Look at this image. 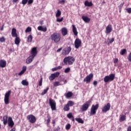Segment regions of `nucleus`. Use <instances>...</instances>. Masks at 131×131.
<instances>
[{
	"mask_svg": "<svg viewBox=\"0 0 131 131\" xmlns=\"http://www.w3.org/2000/svg\"><path fill=\"white\" fill-rule=\"evenodd\" d=\"M50 38L51 40L58 43L61 40V35L58 33H54L51 35Z\"/></svg>",
	"mask_w": 131,
	"mask_h": 131,
	"instance_id": "f257e3e1",
	"label": "nucleus"
},
{
	"mask_svg": "<svg viewBox=\"0 0 131 131\" xmlns=\"http://www.w3.org/2000/svg\"><path fill=\"white\" fill-rule=\"evenodd\" d=\"M75 61V58L72 56L67 57L63 59V62L66 65H72Z\"/></svg>",
	"mask_w": 131,
	"mask_h": 131,
	"instance_id": "f03ea898",
	"label": "nucleus"
},
{
	"mask_svg": "<svg viewBox=\"0 0 131 131\" xmlns=\"http://www.w3.org/2000/svg\"><path fill=\"white\" fill-rule=\"evenodd\" d=\"M11 93L12 91L9 90L5 93L4 97V103L5 105H8L10 103V96H11Z\"/></svg>",
	"mask_w": 131,
	"mask_h": 131,
	"instance_id": "7ed1b4c3",
	"label": "nucleus"
},
{
	"mask_svg": "<svg viewBox=\"0 0 131 131\" xmlns=\"http://www.w3.org/2000/svg\"><path fill=\"white\" fill-rule=\"evenodd\" d=\"M115 78V74H111L108 76H105L103 79L105 82H109V81H113Z\"/></svg>",
	"mask_w": 131,
	"mask_h": 131,
	"instance_id": "20e7f679",
	"label": "nucleus"
},
{
	"mask_svg": "<svg viewBox=\"0 0 131 131\" xmlns=\"http://www.w3.org/2000/svg\"><path fill=\"white\" fill-rule=\"evenodd\" d=\"M49 105L52 111H55V110H57V108L56 107V101L54 99H52V98L49 99Z\"/></svg>",
	"mask_w": 131,
	"mask_h": 131,
	"instance_id": "39448f33",
	"label": "nucleus"
},
{
	"mask_svg": "<svg viewBox=\"0 0 131 131\" xmlns=\"http://www.w3.org/2000/svg\"><path fill=\"white\" fill-rule=\"evenodd\" d=\"M99 108V104H97L96 105H92L91 111H90V115H95L96 114L98 108Z\"/></svg>",
	"mask_w": 131,
	"mask_h": 131,
	"instance_id": "423d86ee",
	"label": "nucleus"
},
{
	"mask_svg": "<svg viewBox=\"0 0 131 131\" xmlns=\"http://www.w3.org/2000/svg\"><path fill=\"white\" fill-rule=\"evenodd\" d=\"M27 118L30 123H35V121H36V118L33 115H29Z\"/></svg>",
	"mask_w": 131,
	"mask_h": 131,
	"instance_id": "0eeeda50",
	"label": "nucleus"
},
{
	"mask_svg": "<svg viewBox=\"0 0 131 131\" xmlns=\"http://www.w3.org/2000/svg\"><path fill=\"white\" fill-rule=\"evenodd\" d=\"M93 77L94 74H90L83 79V82H86V83H90V82H91V80L93 79Z\"/></svg>",
	"mask_w": 131,
	"mask_h": 131,
	"instance_id": "6e6552de",
	"label": "nucleus"
},
{
	"mask_svg": "<svg viewBox=\"0 0 131 131\" xmlns=\"http://www.w3.org/2000/svg\"><path fill=\"white\" fill-rule=\"evenodd\" d=\"M74 46L75 49H79L80 47H81V40L79 38L76 39L74 42Z\"/></svg>",
	"mask_w": 131,
	"mask_h": 131,
	"instance_id": "1a4fd4ad",
	"label": "nucleus"
},
{
	"mask_svg": "<svg viewBox=\"0 0 131 131\" xmlns=\"http://www.w3.org/2000/svg\"><path fill=\"white\" fill-rule=\"evenodd\" d=\"M110 108H111V105L110 104V103H108L102 108V111L103 113H106V112L110 110Z\"/></svg>",
	"mask_w": 131,
	"mask_h": 131,
	"instance_id": "9d476101",
	"label": "nucleus"
},
{
	"mask_svg": "<svg viewBox=\"0 0 131 131\" xmlns=\"http://www.w3.org/2000/svg\"><path fill=\"white\" fill-rule=\"evenodd\" d=\"M7 123L8 124V126H10V127H13L15 124L14 121H13V118L11 117L8 118Z\"/></svg>",
	"mask_w": 131,
	"mask_h": 131,
	"instance_id": "9b49d317",
	"label": "nucleus"
},
{
	"mask_svg": "<svg viewBox=\"0 0 131 131\" xmlns=\"http://www.w3.org/2000/svg\"><path fill=\"white\" fill-rule=\"evenodd\" d=\"M90 107V104L88 103H84L83 105H81L80 109L81 111H86Z\"/></svg>",
	"mask_w": 131,
	"mask_h": 131,
	"instance_id": "f8f14e48",
	"label": "nucleus"
},
{
	"mask_svg": "<svg viewBox=\"0 0 131 131\" xmlns=\"http://www.w3.org/2000/svg\"><path fill=\"white\" fill-rule=\"evenodd\" d=\"M105 29H106V31H105L106 34H109V33H111V32H112V30H113V29L112 28V25H108L106 27Z\"/></svg>",
	"mask_w": 131,
	"mask_h": 131,
	"instance_id": "ddd939ff",
	"label": "nucleus"
},
{
	"mask_svg": "<svg viewBox=\"0 0 131 131\" xmlns=\"http://www.w3.org/2000/svg\"><path fill=\"white\" fill-rule=\"evenodd\" d=\"M60 75V73L56 72L54 74H52L51 76L49 77L50 80H54L56 77H58Z\"/></svg>",
	"mask_w": 131,
	"mask_h": 131,
	"instance_id": "4468645a",
	"label": "nucleus"
},
{
	"mask_svg": "<svg viewBox=\"0 0 131 131\" xmlns=\"http://www.w3.org/2000/svg\"><path fill=\"white\" fill-rule=\"evenodd\" d=\"M31 56H32V57H34V58H35V56L37 55V49L36 47H34L32 48L31 52Z\"/></svg>",
	"mask_w": 131,
	"mask_h": 131,
	"instance_id": "2eb2a0df",
	"label": "nucleus"
},
{
	"mask_svg": "<svg viewBox=\"0 0 131 131\" xmlns=\"http://www.w3.org/2000/svg\"><path fill=\"white\" fill-rule=\"evenodd\" d=\"M34 59V57L33 56H32L31 55H30L26 59V63L27 64H30V63L32 62V61H33Z\"/></svg>",
	"mask_w": 131,
	"mask_h": 131,
	"instance_id": "dca6fc26",
	"label": "nucleus"
},
{
	"mask_svg": "<svg viewBox=\"0 0 131 131\" xmlns=\"http://www.w3.org/2000/svg\"><path fill=\"white\" fill-rule=\"evenodd\" d=\"M11 35L12 37H17L18 34H17V30L15 28L12 29Z\"/></svg>",
	"mask_w": 131,
	"mask_h": 131,
	"instance_id": "f3484780",
	"label": "nucleus"
},
{
	"mask_svg": "<svg viewBox=\"0 0 131 131\" xmlns=\"http://www.w3.org/2000/svg\"><path fill=\"white\" fill-rule=\"evenodd\" d=\"M7 65V61L4 59H2L0 60V67L1 68H5V67Z\"/></svg>",
	"mask_w": 131,
	"mask_h": 131,
	"instance_id": "a211bd4d",
	"label": "nucleus"
},
{
	"mask_svg": "<svg viewBox=\"0 0 131 131\" xmlns=\"http://www.w3.org/2000/svg\"><path fill=\"white\" fill-rule=\"evenodd\" d=\"M37 29L39 30V31H43V32H46L48 30L46 27H43L41 26H38L37 27Z\"/></svg>",
	"mask_w": 131,
	"mask_h": 131,
	"instance_id": "6ab92c4d",
	"label": "nucleus"
},
{
	"mask_svg": "<svg viewBox=\"0 0 131 131\" xmlns=\"http://www.w3.org/2000/svg\"><path fill=\"white\" fill-rule=\"evenodd\" d=\"M61 33L63 36H65V35H67V33H68V31L67 30V28H62L61 29Z\"/></svg>",
	"mask_w": 131,
	"mask_h": 131,
	"instance_id": "aec40b11",
	"label": "nucleus"
},
{
	"mask_svg": "<svg viewBox=\"0 0 131 131\" xmlns=\"http://www.w3.org/2000/svg\"><path fill=\"white\" fill-rule=\"evenodd\" d=\"M72 30L74 35L77 36V34H78V32H77V29H76V27L74 25H72Z\"/></svg>",
	"mask_w": 131,
	"mask_h": 131,
	"instance_id": "412c9836",
	"label": "nucleus"
},
{
	"mask_svg": "<svg viewBox=\"0 0 131 131\" xmlns=\"http://www.w3.org/2000/svg\"><path fill=\"white\" fill-rule=\"evenodd\" d=\"M82 20H84V21L85 23H89V22H90V21H91V18H89L87 16H82Z\"/></svg>",
	"mask_w": 131,
	"mask_h": 131,
	"instance_id": "4be33fe9",
	"label": "nucleus"
},
{
	"mask_svg": "<svg viewBox=\"0 0 131 131\" xmlns=\"http://www.w3.org/2000/svg\"><path fill=\"white\" fill-rule=\"evenodd\" d=\"M84 6H85V7H92L93 6V3H92V2H89V1H86L84 3Z\"/></svg>",
	"mask_w": 131,
	"mask_h": 131,
	"instance_id": "5701e85b",
	"label": "nucleus"
},
{
	"mask_svg": "<svg viewBox=\"0 0 131 131\" xmlns=\"http://www.w3.org/2000/svg\"><path fill=\"white\" fill-rule=\"evenodd\" d=\"M8 119H9V118L8 119V116H5L3 117V123L4 125H6L8 123Z\"/></svg>",
	"mask_w": 131,
	"mask_h": 131,
	"instance_id": "b1692460",
	"label": "nucleus"
},
{
	"mask_svg": "<svg viewBox=\"0 0 131 131\" xmlns=\"http://www.w3.org/2000/svg\"><path fill=\"white\" fill-rule=\"evenodd\" d=\"M73 95V93H72L71 92H68V93L64 94V96L66 97V98H71V96Z\"/></svg>",
	"mask_w": 131,
	"mask_h": 131,
	"instance_id": "393cba45",
	"label": "nucleus"
},
{
	"mask_svg": "<svg viewBox=\"0 0 131 131\" xmlns=\"http://www.w3.org/2000/svg\"><path fill=\"white\" fill-rule=\"evenodd\" d=\"M15 45H19L20 43V38L19 37H15Z\"/></svg>",
	"mask_w": 131,
	"mask_h": 131,
	"instance_id": "a878e982",
	"label": "nucleus"
},
{
	"mask_svg": "<svg viewBox=\"0 0 131 131\" xmlns=\"http://www.w3.org/2000/svg\"><path fill=\"white\" fill-rule=\"evenodd\" d=\"M71 50H72L71 47H68L65 50L66 54H69V53H70V52H71Z\"/></svg>",
	"mask_w": 131,
	"mask_h": 131,
	"instance_id": "bb28decb",
	"label": "nucleus"
},
{
	"mask_svg": "<svg viewBox=\"0 0 131 131\" xmlns=\"http://www.w3.org/2000/svg\"><path fill=\"white\" fill-rule=\"evenodd\" d=\"M70 110V108L69 107V106L68 105V104H66V105H64L63 107V110L64 111H69Z\"/></svg>",
	"mask_w": 131,
	"mask_h": 131,
	"instance_id": "cd10ccee",
	"label": "nucleus"
},
{
	"mask_svg": "<svg viewBox=\"0 0 131 131\" xmlns=\"http://www.w3.org/2000/svg\"><path fill=\"white\" fill-rule=\"evenodd\" d=\"M62 13L61 12V11H60V10H57V13H56V17H57V18H58V17H60V16H61V14Z\"/></svg>",
	"mask_w": 131,
	"mask_h": 131,
	"instance_id": "c85d7f7f",
	"label": "nucleus"
},
{
	"mask_svg": "<svg viewBox=\"0 0 131 131\" xmlns=\"http://www.w3.org/2000/svg\"><path fill=\"white\" fill-rule=\"evenodd\" d=\"M32 35H29L28 37V40L27 41L28 42H31L32 41Z\"/></svg>",
	"mask_w": 131,
	"mask_h": 131,
	"instance_id": "c756f323",
	"label": "nucleus"
},
{
	"mask_svg": "<svg viewBox=\"0 0 131 131\" xmlns=\"http://www.w3.org/2000/svg\"><path fill=\"white\" fill-rule=\"evenodd\" d=\"M76 121H77L79 123H83V120L81 118H76Z\"/></svg>",
	"mask_w": 131,
	"mask_h": 131,
	"instance_id": "7c9ffc66",
	"label": "nucleus"
},
{
	"mask_svg": "<svg viewBox=\"0 0 131 131\" xmlns=\"http://www.w3.org/2000/svg\"><path fill=\"white\" fill-rule=\"evenodd\" d=\"M126 53V49H122L120 52V55H122V56H123V55H124V54H125Z\"/></svg>",
	"mask_w": 131,
	"mask_h": 131,
	"instance_id": "2f4dec72",
	"label": "nucleus"
},
{
	"mask_svg": "<svg viewBox=\"0 0 131 131\" xmlns=\"http://www.w3.org/2000/svg\"><path fill=\"white\" fill-rule=\"evenodd\" d=\"M48 91H49V88H47L46 89H45L41 93V95L42 96H44V95H46V94L48 93Z\"/></svg>",
	"mask_w": 131,
	"mask_h": 131,
	"instance_id": "473e14b6",
	"label": "nucleus"
},
{
	"mask_svg": "<svg viewBox=\"0 0 131 131\" xmlns=\"http://www.w3.org/2000/svg\"><path fill=\"white\" fill-rule=\"evenodd\" d=\"M21 84H23V85H28V82L26 80H23L21 81Z\"/></svg>",
	"mask_w": 131,
	"mask_h": 131,
	"instance_id": "72a5a7b5",
	"label": "nucleus"
},
{
	"mask_svg": "<svg viewBox=\"0 0 131 131\" xmlns=\"http://www.w3.org/2000/svg\"><path fill=\"white\" fill-rule=\"evenodd\" d=\"M71 128V125L70 124H67L66 125V129L67 130H69V129H70V128Z\"/></svg>",
	"mask_w": 131,
	"mask_h": 131,
	"instance_id": "f704fd0d",
	"label": "nucleus"
},
{
	"mask_svg": "<svg viewBox=\"0 0 131 131\" xmlns=\"http://www.w3.org/2000/svg\"><path fill=\"white\" fill-rule=\"evenodd\" d=\"M54 86H58L59 85H61V83L59 82L56 81L53 83Z\"/></svg>",
	"mask_w": 131,
	"mask_h": 131,
	"instance_id": "c9c22d12",
	"label": "nucleus"
},
{
	"mask_svg": "<svg viewBox=\"0 0 131 131\" xmlns=\"http://www.w3.org/2000/svg\"><path fill=\"white\" fill-rule=\"evenodd\" d=\"M125 115H121V117L120 118L121 121H124V120H125Z\"/></svg>",
	"mask_w": 131,
	"mask_h": 131,
	"instance_id": "e433bc0d",
	"label": "nucleus"
},
{
	"mask_svg": "<svg viewBox=\"0 0 131 131\" xmlns=\"http://www.w3.org/2000/svg\"><path fill=\"white\" fill-rule=\"evenodd\" d=\"M69 106H73L74 105V102L72 101H69L68 102V104H67Z\"/></svg>",
	"mask_w": 131,
	"mask_h": 131,
	"instance_id": "4c0bfd02",
	"label": "nucleus"
},
{
	"mask_svg": "<svg viewBox=\"0 0 131 131\" xmlns=\"http://www.w3.org/2000/svg\"><path fill=\"white\" fill-rule=\"evenodd\" d=\"M5 41H6V38L4 37L0 38V42H5Z\"/></svg>",
	"mask_w": 131,
	"mask_h": 131,
	"instance_id": "58836bf2",
	"label": "nucleus"
},
{
	"mask_svg": "<svg viewBox=\"0 0 131 131\" xmlns=\"http://www.w3.org/2000/svg\"><path fill=\"white\" fill-rule=\"evenodd\" d=\"M69 72H70V68H67L64 70L65 73H69Z\"/></svg>",
	"mask_w": 131,
	"mask_h": 131,
	"instance_id": "ea45409f",
	"label": "nucleus"
},
{
	"mask_svg": "<svg viewBox=\"0 0 131 131\" xmlns=\"http://www.w3.org/2000/svg\"><path fill=\"white\" fill-rule=\"evenodd\" d=\"M25 31H26V33H27V32H31V28L28 27L26 29V30Z\"/></svg>",
	"mask_w": 131,
	"mask_h": 131,
	"instance_id": "a19ab883",
	"label": "nucleus"
},
{
	"mask_svg": "<svg viewBox=\"0 0 131 131\" xmlns=\"http://www.w3.org/2000/svg\"><path fill=\"white\" fill-rule=\"evenodd\" d=\"M108 43H112L113 41H114V38H112V39H107Z\"/></svg>",
	"mask_w": 131,
	"mask_h": 131,
	"instance_id": "79ce46f5",
	"label": "nucleus"
},
{
	"mask_svg": "<svg viewBox=\"0 0 131 131\" xmlns=\"http://www.w3.org/2000/svg\"><path fill=\"white\" fill-rule=\"evenodd\" d=\"M39 86H41V85H42V78H41L39 81Z\"/></svg>",
	"mask_w": 131,
	"mask_h": 131,
	"instance_id": "37998d69",
	"label": "nucleus"
},
{
	"mask_svg": "<svg viewBox=\"0 0 131 131\" xmlns=\"http://www.w3.org/2000/svg\"><path fill=\"white\" fill-rule=\"evenodd\" d=\"M67 117H68V118H72V117H73V116L72 115V113H69L67 115Z\"/></svg>",
	"mask_w": 131,
	"mask_h": 131,
	"instance_id": "c03bdc74",
	"label": "nucleus"
},
{
	"mask_svg": "<svg viewBox=\"0 0 131 131\" xmlns=\"http://www.w3.org/2000/svg\"><path fill=\"white\" fill-rule=\"evenodd\" d=\"M50 121H51V117L48 116V119L47 120V124H49V123H50Z\"/></svg>",
	"mask_w": 131,
	"mask_h": 131,
	"instance_id": "a18cd8bd",
	"label": "nucleus"
},
{
	"mask_svg": "<svg viewBox=\"0 0 131 131\" xmlns=\"http://www.w3.org/2000/svg\"><path fill=\"white\" fill-rule=\"evenodd\" d=\"M27 2H28V0H22L21 4L23 5H26L27 4Z\"/></svg>",
	"mask_w": 131,
	"mask_h": 131,
	"instance_id": "49530a36",
	"label": "nucleus"
},
{
	"mask_svg": "<svg viewBox=\"0 0 131 131\" xmlns=\"http://www.w3.org/2000/svg\"><path fill=\"white\" fill-rule=\"evenodd\" d=\"M62 21H63V17H61L60 19V18H57L56 19V21L57 22H62Z\"/></svg>",
	"mask_w": 131,
	"mask_h": 131,
	"instance_id": "de8ad7c7",
	"label": "nucleus"
},
{
	"mask_svg": "<svg viewBox=\"0 0 131 131\" xmlns=\"http://www.w3.org/2000/svg\"><path fill=\"white\" fill-rule=\"evenodd\" d=\"M126 11L127 12V13H128V14H130V13H131V8H127L126 9Z\"/></svg>",
	"mask_w": 131,
	"mask_h": 131,
	"instance_id": "09e8293b",
	"label": "nucleus"
},
{
	"mask_svg": "<svg viewBox=\"0 0 131 131\" xmlns=\"http://www.w3.org/2000/svg\"><path fill=\"white\" fill-rule=\"evenodd\" d=\"M128 60L129 62H131V52L129 53V56H128Z\"/></svg>",
	"mask_w": 131,
	"mask_h": 131,
	"instance_id": "8fccbe9b",
	"label": "nucleus"
},
{
	"mask_svg": "<svg viewBox=\"0 0 131 131\" xmlns=\"http://www.w3.org/2000/svg\"><path fill=\"white\" fill-rule=\"evenodd\" d=\"M26 69H27L26 66H24L23 67V70L21 71H23L24 72H25V71H26Z\"/></svg>",
	"mask_w": 131,
	"mask_h": 131,
	"instance_id": "3c124183",
	"label": "nucleus"
},
{
	"mask_svg": "<svg viewBox=\"0 0 131 131\" xmlns=\"http://www.w3.org/2000/svg\"><path fill=\"white\" fill-rule=\"evenodd\" d=\"M28 5H31V4L33 3V0H29L28 1Z\"/></svg>",
	"mask_w": 131,
	"mask_h": 131,
	"instance_id": "603ef678",
	"label": "nucleus"
},
{
	"mask_svg": "<svg viewBox=\"0 0 131 131\" xmlns=\"http://www.w3.org/2000/svg\"><path fill=\"white\" fill-rule=\"evenodd\" d=\"M118 62V58H115L114 60V64H116Z\"/></svg>",
	"mask_w": 131,
	"mask_h": 131,
	"instance_id": "864d4df0",
	"label": "nucleus"
},
{
	"mask_svg": "<svg viewBox=\"0 0 131 131\" xmlns=\"http://www.w3.org/2000/svg\"><path fill=\"white\" fill-rule=\"evenodd\" d=\"M24 73H25V72H24L23 71H20V72L18 73V75L21 76V75H22Z\"/></svg>",
	"mask_w": 131,
	"mask_h": 131,
	"instance_id": "5fc2aeb1",
	"label": "nucleus"
},
{
	"mask_svg": "<svg viewBox=\"0 0 131 131\" xmlns=\"http://www.w3.org/2000/svg\"><path fill=\"white\" fill-rule=\"evenodd\" d=\"M59 4H65V0H62L59 2Z\"/></svg>",
	"mask_w": 131,
	"mask_h": 131,
	"instance_id": "6e6d98bb",
	"label": "nucleus"
},
{
	"mask_svg": "<svg viewBox=\"0 0 131 131\" xmlns=\"http://www.w3.org/2000/svg\"><path fill=\"white\" fill-rule=\"evenodd\" d=\"M93 84L94 85H97V84H98V82L97 81H94L93 82Z\"/></svg>",
	"mask_w": 131,
	"mask_h": 131,
	"instance_id": "4d7b16f0",
	"label": "nucleus"
},
{
	"mask_svg": "<svg viewBox=\"0 0 131 131\" xmlns=\"http://www.w3.org/2000/svg\"><path fill=\"white\" fill-rule=\"evenodd\" d=\"M52 71H57V67L56 68H54L52 69Z\"/></svg>",
	"mask_w": 131,
	"mask_h": 131,
	"instance_id": "13d9d810",
	"label": "nucleus"
},
{
	"mask_svg": "<svg viewBox=\"0 0 131 131\" xmlns=\"http://www.w3.org/2000/svg\"><path fill=\"white\" fill-rule=\"evenodd\" d=\"M57 70H60V69H62V66H58L57 67H56Z\"/></svg>",
	"mask_w": 131,
	"mask_h": 131,
	"instance_id": "bf43d9fd",
	"label": "nucleus"
},
{
	"mask_svg": "<svg viewBox=\"0 0 131 131\" xmlns=\"http://www.w3.org/2000/svg\"><path fill=\"white\" fill-rule=\"evenodd\" d=\"M127 131H131V126H128L127 127Z\"/></svg>",
	"mask_w": 131,
	"mask_h": 131,
	"instance_id": "052dcab7",
	"label": "nucleus"
},
{
	"mask_svg": "<svg viewBox=\"0 0 131 131\" xmlns=\"http://www.w3.org/2000/svg\"><path fill=\"white\" fill-rule=\"evenodd\" d=\"M33 66H30L29 67V69L31 70V69H33Z\"/></svg>",
	"mask_w": 131,
	"mask_h": 131,
	"instance_id": "680f3d73",
	"label": "nucleus"
},
{
	"mask_svg": "<svg viewBox=\"0 0 131 131\" xmlns=\"http://www.w3.org/2000/svg\"><path fill=\"white\" fill-rule=\"evenodd\" d=\"M60 51H62V48H59L57 50V53H59Z\"/></svg>",
	"mask_w": 131,
	"mask_h": 131,
	"instance_id": "e2e57ef3",
	"label": "nucleus"
},
{
	"mask_svg": "<svg viewBox=\"0 0 131 131\" xmlns=\"http://www.w3.org/2000/svg\"><path fill=\"white\" fill-rule=\"evenodd\" d=\"M16 130V128H13L12 129H11L10 130V131H15Z\"/></svg>",
	"mask_w": 131,
	"mask_h": 131,
	"instance_id": "0e129e2a",
	"label": "nucleus"
},
{
	"mask_svg": "<svg viewBox=\"0 0 131 131\" xmlns=\"http://www.w3.org/2000/svg\"><path fill=\"white\" fill-rule=\"evenodd\" d=\"M18 2V0H13V3H17Z\"/></svg>",
	"mask_w": 131,
	"mask_h": 131,
	"instance_id": "69168bd1",
	"label": "nucleus"
},
{
	"mask_svg": "<svg viewBox=\"0 0 131 131\" xmlns=\"http://www.w3.org/2000/svg\"><path fill=\"white\" fill-rule=\"evenodd\" d=\"M52 123H53V124H54V123H55V121L53 120V121H52Z\"/></svg>",
	"mask_w": 131,
	"mask_h": 131,
	"instance_id": "338daca9",
	"label": "nucleus"
},
{
	"mask_svg": "<svg viewBox=\"0 0 131 131\" xmlns=\"http://www.w3.org/2000/svg\"><path fill=\"white\" fill-rule=\"evenodd\" d=\"M67 82V80H64V83H66Z\"/></svg>",
	"mask_w": 131,
	"mask_h": 131,
	"instance_id": "774afa93",
	"label": "nucleus"
}]
</instances>
